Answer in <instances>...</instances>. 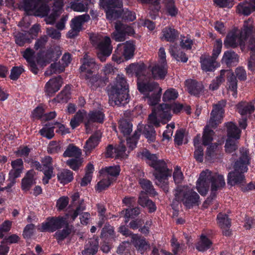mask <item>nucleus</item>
Segmentation results:
<instances>
[{"label": "nucleus", "mask_w": 255, "mask_h": 255, "mask_svg": "<svg viewBox=\"0 0 255 255\" xmlns=\"http://www.w3.org/2000/svg\"><path fill=\"white\" fill-rule=\"evenodd\" d=\"M227 73V80L228 85L229 86L228 90L232 92V96L236 98L237 96V86L238 80L236 78L234 73L230 70H226Z\"/></svg>", "instance_id": "obj_24"}, {"label": "nucleus", "mask_w": 255, "mask_h": 255, "mask_svg": "<svg viewBox=\"0 0 255 255\" xmlns=\"http://www.w3.org/2000/svg\"><path fill=\"white\" fill-rule=\"evenodd\" d=\"M33 170H31L28 171L25 177L21 181V188L24 191H28L29 190L31 186L35 183L34 179Z\"/></svg>", "instance_id": "obj_32"}, {"label": "nucleus", "mask_w": 255, "mask_h": 255, "mask_svg": "<svg viewBox=\"0 0 255 255\" xmlns=\"http://www.w3.org/2000/svg\"><path fill=\"white\" fill-rule=\"evenodd\" d=\"M240 156L234 163V170L244 173L247 171V166L250 164L251 158L249 155V151L247 148L242 147L240 148Z\"/></svg>", "instance_id": "obj_16"}, {"label": "nucleus", "mask_w": 255, "mask_h": 255, "mask_svg": "<svg viewBox=\"0 0 255 255\" xmlns=\"http://www.w3.org/2000/svg\"><path fill=\"white\" fill-rule=\"evenodd\" d=\"M212 242L204 234L200 236L199 241L196 245V249L199 252H204L211 248Z\"/></svg>", "instance_id": "obj_34"}, {"label": "nucleus", "mask_w": 255, "mask_h": 255, "mask_svg": "<svg viewBox=\"0 0 255 255\" xmlns=\"http://www.w3.org/2000/svg\"><path fill=\"white\" fill-rule=\"evenodd\" d=\"M128 85L123 75H118L114 83L107 87L109 103L112 106H124L129 102Z\"/></svg>", "instance_id": "obj_1"}, {"label": "nucleus", "mask_w": 255, "mask_h": 255, "mask_svg": "<svg viewBox=\"0 0 255 255\" xmlns=\"http://www.w3.org/2000/svg\"><path fill=\"white\" fill-rule=\"evenodd\" d=\"M58 180L61 183L66 184L71 182L73 179V173L69 170H63L57 174Z\"/></svg>", "instance_id": "obj_47"}, {"label": "nucleus", "mask_w": 255, "mask_h": 255, "mask_svg": "<svg viewBox=\"0 0 255 255\" xmlns=\"http://www.w3.org/2000/svg\"><path fill=\"white\" fill-rule=\"evenodd\" d=\"M226 104L225 100H222L213 105L210 119L205 127L203 133L202 142L204 145L206 146L212 141L213 135L215 132L210 128H215L221 123L224 117V108Z\"/></svg>", "instance_id": "obj_3"}, {"label": "nucleus", "mask_w": 255, "mask_h": 255, "mask_svg": "<svg viewBox=\"0 0 255 255\" xmlns=\"http://www.w3.org/2000/svg\"><path fill=\"white\" fill-rule=\"evenodd\" d=\"M162 32L165 39L169 42H174L179 36L178 32L175 29L171 27L164 28Z\"/></svg>", "instance_id": "obj_45"}, {"label": "nucleus", "mask_w": 255, "mask_h": 255, "mask_svg": "<svg viewBox=\"0 0 255 255\" xmlns=\"http://www.w3.org/2000/svg\"><path fill=\"white\" fill-rule=\"evenodd\" d=\"M140 131L141 130L138 128L134 131L132 136L127 138V145L130 150H132L136 147V143L140 136Z\"/></svg>", "instance_id": "obj_51"}, {"label": "nucleus", "mask_w": 255, "mask_h": 255, "mask_svg": "<svg viewBox=\"0 0 255 255\" xmlns=\"http://www.w3.org/2000/svg\"><path fill=\"white\" fill-rule=\"evenodd\" d=\"M253 20L249 18L244 21L243 28L241 31L234 29L229 32L224 40V46L226 48H236L245 43L246 39L253 32Z\"/></svg>", "instance_id": "obj_5"}, {"label": "nucleus", "mask_w": 255, "mask_h": 255, "mask_svg": "<svg viewBox=\"0 0 255 255\" xmlns=\"http://www.w3.org/2000/svg\"><path fill=\"white\" fill-rule=\"evenodd\" d=\"M81 154L82 152L80 149L73 144H70L64 151L63 156L78 158L81 156Z\"/></svg>", "instance_id": "obj_42"}, {"label": "nucleus", "mask_w": 255, "mask_h": 255, "mask_svg": "<svg viewBox=\"0 0 255 255\" xmlns=\"http://www.w3.org/2000/svg\"><path fill=\"white\" fill-rule=\"evenodd\" d=\"M142 133L149 141L152 142L155 140V131L153 126L150 125H145Z\"/></svg>", "instance_id": "obj_50"}, {"label": "nucleus", "mask_w": 255, "mask_h": 255, "mask_svg": "<svg viewBox=\"0 0 255 255\" xmlns=\"http://www.w3.org/2000/svg\"><path fill=\"white\" fill-rule=\"evenodd\" d=\"M253 40L249 42V49L250 50V56L248 59V67L249 70L255 71V43H253Z\"/></svg>", "instance_id": "obj_44"}, {"label": "nucleus", "mask_w": 255, "mask_h": 255, "mask_svg": "<svg viewBox=\"0 0 255 255\" xmlns=\"http://www.w3.org/2000/svg\"><path fill=\"white\" fill-rule=\"evenodd\" d=\"M96 68L95 59L91 57L87 54L84 55L82 60V64L80 68L81 72L86 71V73H93V70Z\"/></svg>", "instance_id": "obj_27"}, {"label": "nucleus", "mask_w": 255, "mask_h": 255, "mask_svg": "<svg viewBox=\"0 0 255 255\" xmlns=\"http://www.w3.org/2000/svg\"><path fill=\"white\" fill-rule=\"evenodd\" d=\"M238 61V55L232 50L225 52L222 58V62L225 63L228 67L231 66L234 63H237Z\"/></svg>", "instance_id": "obj_35"}, {"label": "nucleus", "mask_w": 255, "mask_h": 255, "mask_svg": "<svg viewBox=\"0 0 255 255\" xmlns=\"http://www.w3.org/2000/svg\"><path fill=\"white\" fill-rule=\"evenodd\" d=\"M71 206H74L76 202L78 201V204L75 209L69 210L66 213L65 217H52L47 219L45 223H67L74 221L77 216L86 209L84 200H80V195L78 192L74 193L71 196Z\"/></svg>", "instance_id": "obj_6"}, {"label": "nucleus", "mask_w": 255, "mask_h": 255, "mask_svg": "<svg viewBox=\"0 0 255 255\" xmlns=\"http://www.w3.org/2000/svg\"><path fill=\"white\" fill-rule=\"evenodd\" d=\"M150 75L142 76L137 81V88L143 94L147 93L148 103L150 106L156 105L160 101L162 89L156 82L152 81Z\"/></svg>", "instance_id": "obj_4"}, {"label": "nucleus", "mask_w": 255, "mask_h": 255, "mask_svg": "<svg viewBox=\"0 0 255 255\" xmlns=\"http://www.w3.org/2000/svg\"><path fill=\"white\" fill-rule=\"evenodd\" d=\"M90 3L89 0H82L80 1H72L70 2L71 8L76 11H87L88 5Z\"/></svg>", "instance_id": "obj_41"}, {"label": "nucleus", "mask_w": 255, "mask_h": 255, "mask_svg": "<svg viewBox=\"0 0 255 255\" xmlns=\"http://www.w3.org/2000/svg\"><path fill=\"white\" fill-rule=\"evenodd\" d=\"M225 148L226 152L232 153L238 148L237 142L232 139L228 138L226 142Z\"/></svg>", "instance_id": "obj_60"}, {"label": "nucleus", "mask_w": 255, "mask_h": 255, "mask_svg": "<svg viewBox=\"0 0 255 255\" xmlns=\"http://www.w3.org/2000/svg\"><path fill=\"white\" fill-rule=\"evenodd\" d=\"M115 30L112 34V38L116 41H124L127 35L134 33L132 27L125 24L121 21H117L115 25Z\"/></svg>", "instance_id": "obj_13"}, {"label": "nucleus", "mask_w": 255, "mask_h": 255, "mask_svg": "<svg viewBox=\"0 0 255 255\" xmlns=\"http://www.w3.org/2000/svg\"><path fill=\"white\" fill-rule=\"evenodd\" d=\"M99 4L106 10V17L110 20L118 18L122 14L120 9L115 8L122 7V0H100Z\"/></svg>", "instance_id": "obj_10"}, {"label": "nucleus", "mask_w": 255, "mask_h": 255, "mask_svg": "<svg viewBox=\"0 0 255 255\" xmlns=\"http://www.w3.org/2000/svg\"><path fill=\"white\" fill-rule=\"evenodd\" d=\"M202 69L205 71H212L218 66L216 59L210 56H203L200 57Z\"/></svg>", "instance_id": "obj_23"}, {"label": "nucleus", "mask_w": 255, "mask_h": 255, "mask_svg": "<svg viewBox=\"0 0 255 255\" xmlns=\"http://www.w3.org/2000/svg\"><path fill=\"white\" fill-rule=\"evenodd\" d=\"M169 52L171 55L178 61L186 62L188 60V57L186 56L185 53H183L180 49H178L177 45L171 46Z\"/></svg>", "instance_id": "obj_37"}, {"label": "nucleus", "mask_w": 255, "mask_h": 255, "mask_svg": "<svg viewBox=\"0 0 255 255\" xmlns=\"http://www.w3.org/2000/svg\"><path fill=\"white\" fill-rule=\"evenodd\" d=\"M227 183L231 186L243 185L246 183L244 173L235 170L230 172L228 175Z\"/></svg>", "instance_id": "obj_20"}, {"label": "nucleus", "mask_w": 255, "mask_h": 255, "mask_svg": "<svg viewBox=\"0 0 255 255\" xmlns=\"http://www.w3.org/2000/svg\"><path fill=\"white\" fill-rule=\"evenodd\" d=\"M158 118L161 120H169L171 118V106L167 104H162L152 109Z\"/></svg>", "instance_id": "obj_21"}, {"label": "nucleus", "mask_w": 255, "mask_h": 255, "mask_svg": "<svg viewBox=\"0 0 255 255\" xmlns=\"http://www.w3.org/2000/svg\"><path fill=\"white\" fill-rule=\"evenodd\" d=\"M69 202V199L67 196H62L59 198L56 202V207L58 211L64 210Z\"/></svg>", "instance_id": "obj_62"}, {"label": "nucleus", "mask_w": 255, "mask_h": 255, "mask_svg": "<svg viewBox=\"0 0 255 255\" xmlns=\"http://www.w3.org/2000/svg\"><path fill=\"white\" fill-rule=\"evenodd\" d=\"M143 194V192L140 193L138 199V203L143 207H146L149 213L155 212L156 210L155 204Z\"/></svg>", "instance_id": "obj_29"}, {"label": "nucleus", "mask_w": 255, "mask_h": 255, "mask_svg": "<svg viewBox=\"0 0 255 255\" xmlns=\"http://www.w3.org/2000/svg\"><path fill=\"white\" fill-rule=\"evenodd\" d=\"M119 128L124 135H129L132 131V124L127 119H122L119 122Z\"/></svg>", "instance_id": "obj_43"}, {"label": "nucleus", "mask_w": 255, "mask_h": 255, "mask_svg": "<svg viewBox=\"0 0 255 255\" xmlns=\"http://www.w3.org/2000/svg\"><path fill=\"white\" fill-rule=\"evenodd\" d=\"M135 49V44L133 41H127L125 43L119 44L113 56V59L117 62L123 61L122 57L126 60H129L133 56Z\"/></svg>", "instance_id": "obj_11"}, {"label": "nucleus", "mask_w": 255, "mask_h": 255, "mask_svg": "<svg viewBox=\"0 0 255 255\" xmlns=\"http://www.w3.org/2000/svg\"><path fill=\"white\" fill-rule=\"evenodd\" d=\"M148 75L153 79H163L167 73V63H158L153 66H149L147 69Z\"/></svg>", "instance_id": "obj_17"}, {"label": "nucleus", "mask_w": 255, "mask_h": 255, "mask_svg": "<svg viewBox=\"0 0 255 255\" xmlns=\"http://www.w3.org/2000/svg\"><path fill=\"white\" fill-rule=\"evenodd\" d=\"M131 241L135 248L141 254H143L149 248V245L145 241V239L140 237L137 235H132Z\"/></svg>", "instance_id": "obj_28"}, {"label": "nucleus", "mask_w": 255, "mask_h": 255, "mask_svg": "<svg viewBox=\"0 0 255 255\" xmlns=\"http://www.w3.org/2000/svg\"><path fill=\"white\" fill-rule=\"evenodd\" d=\"M239 113L242 116L251 114L255 111V107L252 104H248L244 106L239 107Z\"/></svg>", "instance_id": "obj_61"}, {"label": "nucleus", "mask_w": 255, "mask_h": 255, "mask_svg": "<svg viewBox=\"0 0 255 255\" xmlns=\"http://www.w3.org/2000/svg\"><path fill=\"white\" fill-rule=\"evenodd\" d=\"M105 115L103 112L100 111H94L90 112L87 116V121L85 125L87 129L90 128V125L93 123H103Z\"/></svg>", "instance_id": "obj_22"}, {"label": "nucleus", "mask_w": 255, "mask_h": 255, "mask_svg": "<svg viewBox=\"0 0 255 255\" xmlns=\"http://www.w3.org/2000/svg\"><path fill=\"white\" fill-rule=\"evenodd\" d=\"M54 1L52 12L48 17L45 19V21L47 24H53L56 18L60 15L63 10V0H54Z\"/></svg>", "instance_id": "obj_18"}, {"label": "nucleus", "mask_w": 255, "mask_h": 255, "mask_svg": "<svg viewBox=\"0 0 255 255\" xmlns=\"http://www.w3.org/2000/svg\"><path fill=\"white\" fill-rule=\"evenodd\" d=\"M83 159L81 157L68 159L66 163L73 170H77L81 166Z\"/></svg>", "instance_id": "obj_55"}, {"label": "nucleus", "mask_w": 255, "mask_h": 255, "mask_svg": "<svg viewBox=\"0 0 255 255\" xmlns=\"http://www.w3.org/2000/svg\"><path fill=\"white\" fill-rule=\"evenodd\" d=\"M186 85L189 93L194 96H199L203 92V85L195 80L191 79L186 80Z\"/></svg>", "instance_id": "obj_25"}, {"label": "nucleus", "mask_w": 255, "mask_h": 255, "mask_svg": "<svg viewBox=\"0 0 255 255\" xmlns=\"http://www.w3.org/2000/svg\"><path fill=\"white\" fill-rule=\"evenodd\" d=\"M141 155L142 158H144L149 161V165L154 163L158 160V157L156 154H152L148 150L145 149L141 152Z\"/></svg>", "instance_id": "obj_63"}, {"label": "nucleus", "mask_w": 255, "mask_h": 255, "mask_svg": "<svg viewBox=\"0 0 255 255\" xmlns=\"http://www.w3.org/2000/svg\"><path fill=\"white\" fill-rule=\"evenodd\" d=\"M61 54V47L58 45L53 46L48 49L41 57L38 56L37 62L41 65L45 66L52 61H57Z\"/></svg>", "instance_id": "obj_14"}, {"label": "nucleus", "mask_w": 255, "mask_h": 255, "mask_svg": "<svg viewBox=\"0 0 255 255\" xmlns=\"http://www.w3.org/2000/svg\"><path fill=\"white\" fill-rule=\"evenodd\" d=\"M145 65L143 63H132L129 65L127 68L128 71H130L134 73L137 78V81H139V78L142 76H148V71L147 74H145L144 70Z\"/></svg>", "instance_id": "obj_31"}, {"label": "nucleus", "mask_w": 255, "mask_h": 255, "mask_svg": "<svg viewBox=\"0 0 255 255\" xmlns=\"http://www.w3.org/2000/svg\"><path fill=\"white\" fill-rule=\"evenodd\" d=\"M97 48L99 52L97 53L98 58L102 62H105L112 51L111 39L108 36H105L97 43Z\"/></svg>", "instance_id": "obj_15"}, {"label": "nucleus", "mask_w": 255, "mask_h": 255, "mask_svg": "<svg viewBox=\"0 0 255 255\" xmlns=\"http://www.w3.org/2000/svg\"><path fill=\"white\" fill-rule=\"evenodd\" d=\"M61 144L59 141H51L48 147V152L50 154H54L58 153L61 151Z\"/></svg>", "instance_id": "obj_59"}, {"label": "nucleus", "mask_w": 255, "mask_h": 255, "mask_svg": "<svg viewBox=\"0 0 255 255\" xmlns=\"http://www.w3.org/2000/svg\"><path fill=\"white\" fill-rule=\"evenodd\" d=\"M65 70V66L60 62H54L50 65V71L47 70L44 75L46 76H50L53 73H61Z\"/></svg>", "instance_id": "obj_48"}, {"label": "nucleus", "mask_w": 255, "mask_h": 255, "mask_svg": "<svg viewBox=\"0 0 255 255\" xmlns=\"http://www.w3.org/2000/svg\"><path fill=\"white\" fill-rule=\"evenodd\" d=\"M150 166L154 169L153 175L156 181V185L161 188L165 192H168V177H171L172 169L167 167L166 163L163 160H158L154 163L150 164Z\"/></svg>", "instance_id": "obj_7"}, {"label": "nucleus", "mask_w": 255, "mask_h": 255, "mask_svg": "<svg viewBox=\"0 0 255 255\" xmlns=\"http://www.w3.org/2000/svg\"><path fill=\"white\" fill-rule=\"evenodd\" d=\"M15 42L20 46H23L26 42H30V39L25 33H18L15 36Z\"/></svg>", "instance_id": "obj_58"}, {"label": "nucleus", "mask_w": 255, "mask_h": 255, "mask_svg": "<svg viewBox=\"0 0 255 255\" xmlns=\"http://www.w3.org/2000/svg\"><path fill=\"white\" fill-rule=\"evenodd\" d=\"M163 2L166 11L169 15L174 17L177 14L178 10L176 7L173 0H163Z\"/></svg>", "instance_id": "obj_46"}, {"label": "nucleus", "mask_w": 255, "mask_h": 255, "mask_svg": "<svg viewBox=\"0 0 255 255\" xmlns=\"http://www.w3.org/2000/svg\"><path fill=\"white\" fill-rule=\"evenodd\" d=\"M59 228L56 229L58 231L55 233L56 238L62 240L66 238L71 232L72 228L69 224H61Z\"/></svg>", "instance_id": "obj_39"}, {"label": "nucleus", "mask_w": 255, "mask_h": 255, "mask_svg": "<svg viewBox=\"0 0 255 255\" xmlns=\"http://www.w3.org/2000/svg\"><path fill=\"white\" fill-rule=\"evenodd\" d=\"M89 19L90 16L87 14L76 16L71 20V27L72 28H75L80 31L82 28V24L85 22L88 21Z\"/></svg>", "instance_id": "obj_36"}, {"label": "nucleus", "mask_w": 255, "mask_h": 255, "mask_svg": "<svg viewBox=\"0 0 255 255\" xmlns=\"http://www.w3.org/2000/svg\"><path fill=\"white\" fill-rule=\"evenodd\" d=\"M225 185L223 175L213 173L208 169L203 171L196 183V188L201 195H206L211 186L212 192H216Z\"/></svg>", "instance_id": "obj_2"}, {"label": "nucleus", "mask_w": 255, "mask_h": 255, "mask_svg": "<svg viewBox=\"0 0 255 255\" xmlns=\"http://www.w3.org/2000/svg\"><path fill=\"white\" fill-rule=\"evenodd\" d=\"M62 84L60 76L51 79L45 85V92L48 96H52L60 89Z\"/></svg>", "instance_id": "obj_19"}, {"label": "nucleus", "mask_w": 255, "mask_h": 255, "mask_svg": "<svg viewBox=\"0 0 255 255\" xmlns=\"http://www.w3.org/2000/svg\"><path fill=\"white\" fill-rule=\"evenodd\" d=\"M70 88L69 87H65L64 89L57 96L58 102H67L68 100L70 98Z\"/></svg>", "instance_id": "obj_56"}, {"label": "nucleus", "mask_w": 255, "mask_h": 255, "mask_svg": "<svg viewBox=\"0 0 255 255\" xmlns=\"http://www.w3.org/2000/svg\"><path fill=\"white\" fill-rule=\"evenodd\" d=\"M226 73V70H222L220 71V75L217 77L216 80H214L212 83L210 85V89L214 91L217 90L220 85L225 81L224 76Z\"/></svg>", "instance_id": "obj_54"}, {"label": "nucleus", "mask_w": 255, "mask_h": 255, "mask_svg": "<svg viewBox=\"0 0 255 255\" xmlns=\"http://www.w3.org/2000/svg\"><path fill=\"white\" fill-rule=\"evenodd\" d=\"M237 10L240 13L248 15L255 10V4L251 2L241 3L237 6Z\"/></svg>", "instance_id": "obj_38"}, {"label": "nucleus", "mask_w": 255, "mask_h": 255, "mask_svg": "<svg viewBox=\"0 0 255 255\" xmlns=\"http://www.w3.org/2000/svg\"><path fill=\"white\" fill-rule=\"evenodd\" d=\"M12 169L9 172L16 173L17 175L20 176L23 168V161L21 159H17L11 162Z\"/></svg>", "instance_id": "obj_53"}, {"label": "nucleus", "mask_w": 255, "mask_h": 255, "mask_svg": "<svg viewBox=\"0 0 255 255\" xmlns=\"http://www.w3.org/2000/svg\"><path fill=\"white\" fill-rule=\"evenodd\" d=\"M82 76L85 80L87 86L93 90L105 86L108 81L106 77H102L98 74H93L92 72L86 73Z\"/></svg>", "instance_id": "obj_12"}, {"label": "nucleus", "mask_w": 255, "mask_h": 255, "mask_svg": "<svg viewBox=\"0 0 255 255\" xmlns=\"http://www.w3.org/2000/svg\"><path fill=\"white\" fill-rule=\"evenodd\" d=\"M138 183L141 186L142 189L144 190L143 195L149 194L152 196H155L157 195V192L155 191V189L152 185L151 182L144 178H140L138 180ZM141 191L140 193H141Z\"/></svg>", "instance_id": "obj_30"}, {"label": "nucleus", "mask_w": 255, "mask_h": 255, "mask_svg": "<svg viewBox=\"0 0 255 255\" xmlns=\"http://www.w3.org/2000/svg\"><path fill=\"white\" fill-rule=\"evenodd\" d=\"M178 96L177 91L173 88L167 89L163 95V101L164 102H168L175 100Z\"/></svg>", "instance_id": "obj_52"}, {"label": "nucleus", "mask_w": 255, "mask_h": 255, "mask_svg": "<svg viewBox=\"0 0 255 255\" xmlns=\"http://www.w3.org/2000/svg\"><path fill=\"white\" fill-rule=\"evenodd\" d=\"M175 191L174 200L182 202L187 208L190 209L199 205L200 196L193 189L185 186H178Z\"/></svg>", "instance_id": "obj_8"}, {"label": "nucleus", "mask_w": 255, "mask_h": 255, "mask_svg": "<svg viewBox=\"0 0 255 255\" xmlns=\"http://www.w3.org/2000/svg\"><path fill=\"white\" fill-rule=\"evenodd\" d=\"M22 6L30 14L33 13L36 16H46L45 18L49 16L50 8L47 4L42 3V0H23Z\"/></svg>", "instance_id": "obj_9"}, {"label": "nucleus", "mask_w": 255, "mask_h": 255, "mask_svg": "<svg viewBox=\"0 0 255 255\" xmlns=\"http://www.w3.org/2000/svg\"><path fill=\"white\" fill-rule=\"evenodd\" d=\"M101 137V133L99 132H96L92 135L86 141L84 148L87 155L89 154L98 145Z\"/></svg>", "instance_id": "obj_26"}, {"label": "nucleus", "mask_w": 255, "mask_h": 255, "mask_svg": "<svg viewBox=\"0 0 255 255\" xmlns=\"http://www.w3.org/2000/svg\"><path fill=\"white\" fill-rule=\"evenodd\" d=\"M84 117L83 114L80 111H78L71 119L70 121V126L73 129L79 126L80 124L82 122Z\"/></svg>", "instance_id": "obj_57"}, {"label": "nucleus", "mask_w": 255, "mask_h": 255, "mask_svg": "<svg viewBox=\"0 0 255 255\" xmlns=\"http://www.w3.org/2000/svg\"><path fill=\"white\" fill-rule=\"evenodd\" d=\"M89 246L86 245V247L83 252L84 255H95L98 249L99 242L97 239H91L88 242Z\"/></svg>", "instance_id": "obj_40"}, {"label": "nucleus", "mask_w": 255, "mask_h": 255, "mask_svg": "<svg viewBox=\"0 0 255 255\" xmlns=\"http://www.w3.org/2000/svg\"><path fill=\"white\" fill-rule=\"evenodd\" d=\"M227 128V136L228 138H233L238 139L241 136V130L233 122H228L225 124Z\"/></svg>", "instance_id": "obj_33"}, {"label": "nucleus", "mask_w": 255, "mask_h": 255, "mask_svg": "<svg viewBox=\"0 0 255 255\" xmlns=\"http://www.w3.org/2000/svg\"><path fill=\"white\" fill-rule=\"evenodd\" d=\"M173 179L176 184H179L182 182L183 180L184 177L182 172H181L180 167L176 166L173 174Z\"/></svg>", "instance_id": "obj_64"}, {"label": "nucleus", "mask_w": 255, "mask_h": 255, "mask_svg": "<svg viewBox=\"0 0 255 255\" xmlns=\"http://www.w3.org/2000/svg\"><path fill=\"white\" fill-rule=\"evenodd\" d=\"M140 213V208L138 207H135L131 209H126L125 211L123 210L121 212V214L124 215L125 218V222L127 223L129 221V218H134L137 216Z\"/></svg>", "instance_id": "obj_49"}]
</instances>
